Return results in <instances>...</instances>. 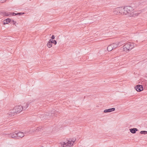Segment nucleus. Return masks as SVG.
<instances>
[{"label":"nucleus","instance_id":"39448f33","mask_svg":"<svg viewBox=\"0 0 147 147\" xmlns=\"http://www.w3.org/2000/svg\"><path fill=\"white\" fill-rule=\"evenodd\" d=\"M121 10V8L120 7H118L115 8L113 11L114 13L115 14L117 15H120V11Z\"/></svg>","mask_w":147,"mask_h":147},{"label":"nucleus","instance_id":"423d86ee","mask_svg":"<svg viewBox=\"0 0 147 147\" xmlns=\"http://www.w3.org/2000/svg\"><path fill=\"white\" fill-rule=\"evenodd\" d=\"M135 88L138 92H141L143 90V88L142 85H138L135 87Z\"/></svg>","mask_w":147,"mask_h":147},{"label":"nucleus","instance_id":"c85d7f7f","mask_svg":"<svg viewBox=\"0 0 147 147\" xmlns=\"http://www.w3.org/2000/svg\"><path fill=\"white\" fill-rule=\"evenodd\" d=\"M40 147H44L43 146H41Z\"/></svg>","mask_w":147,"mask_h":147},{"label":"nucleus","instance_id":"1a4fd4ad","mask_svg":"<svg viewBox=\"0 0 147 147\" xmlns=\"http://www.w3.org/2000/svg\"><path fill=\"white\" fill-rule=\"evenodd\" d=\"M59 113L57 112H56L55 111H51V112L49 114V116H52L53 115H55V116H57V114H59Z\"/></svg>","mask_w":147,"mask_h":147},{"label":"nucleus","instance_id":"2eb2a0df","mask_svg":"<svg viewBox=\"0 0 147 147\" xmlns=\"http://www.w3.org/2000/svg\"><path fill=\"white\" fill-rule=\"evenodd\" d=\"M28 104L27 103H24L23 105V106H22V110H25L26 108H28Z\"/></svg>","mask_w":147,"mask_h":147},{"label":"nucleus","instance_id":"6ab92c4d","mask_svg":"<svg viewBox=\"0 0 147 147\" xmlns=\"http://www.w3.org/2000/svg\"><path fill=\"white\" fill-rule=\"evenodd\" d=\"M140 133L142 134H147V131H141L140 132Z\"/></svg>","mask_w":147,"mask_h":147},{"label":"nucleus","instance_id":"9d476101","mask_svg":"<svg viewBox=\"0 0 147 147\" xmlns=\"http://www.w3.org/2000/svg\"><path fill=\"white\" fill-rule=\"evenodd\" d=\"M115 110V108H113L108 109H105L104 111V112L105 113L110 112L112 111H113Z\"/></svg>","mask_w":147,"mask_h":147},{"label":"nucleus","instance_id":"aec40b11","mask_svg":"<svg viewBox=\"0 0 147 147\" xmlns=\"http://www.w3.org/2000/svg\"><path fill=\"white\" fill-rule=\"evenodd\" d=\"M124 43V42L123 41H121L119 42V43L118 44V46L119 45V46H121V45Z\"/></svg>","mask_w":147,"mask_h":147},{"label":"nucleus","instance_id":"5701e85b","mask_svg":"<svg viewBox=\"0 0 147 147\" xmlns=\"http://www.w3.org/2000/svg\"><path fill=\"white\" fill-rule=\"evenodd\" d=\"M57 41L56 40H53V43L55 45H56L57 44Z\"/></svg>","mask_w":147,"mask_h":147},{"label":"nucleus","instance_id":"6e6552de","mask_svg":"<svg viewBox=\"0 0 147 147\" xmlns=\"http://www.w3.org/2000/svg\"><path fill=\"white\" fill-rule=\"evenodd\" d=\"M17 139H19L20 138H23L24 136V134L22 132H19L17 133Z\"/></svg>","mask_w":147,"mask_h":147},{"label":"nucleus","instance_id":"b1692460","mask_svg":"<svg viewBox=\"0 0 147 147\" xmlns=\"http://www.w3.org/2000/svg\"><path fill=\"white\" fill-rule=\"evenodd\" d=\"M24 13H17V14H18V15H22V14H24Z\"/></svg>","mask_w":147,"mask_h":147},{"label":"nucleus","instance_id":"f8f14e48","mask_svg":"<svg viewBox=\"0 0 147 147\" xmlns=\"http://www.w3.org/2000/svg\"><path fill=\"white\" fill-rule=\"evenodd\" d=\"M52 44L53 40L50 39L47 44V45L49 48H51L52 46Z\"/></svg>","mask_w":147,"mask_h":147},{"label":"nucleus","instance_id":"393cba45","mask_svg":"<svg viewBox=\"0 0 147 147\" xmlns=\"http://www.w3.org/2000/svg\"><path fill=\"white\" fill-rule=\"evenodd\" d=\"M12 13V15L15 16V15H18V13Z\"/></svg>","mask_w":147,"mask_h":147},{"label":"nucleus","instance_id":"412c9836","mask_svg":"<svg viewBox=\"0 0 147 147\" xmlns=\"http://www.w3.org/2000/svg\"><path fill=\"white\" fill-rule=\"evenodd\" d=\"M42 129L40 127H38L37 128V129H36V131H40L41 130V129Z\"/></svg>","mask_w":147,"mask_h":147},{"label":"nucleus","instance_id":"7ed1b4c3","mask_svg":"<svg viewBox=\"0 0 147 147\" xmlns=\"http://www.w3.org/2000/svg\"><path fill=\"white\" fill-rule=\"evenodd\" d=\"M125 15L130 16H133L134 14V10L131 6H126L125 7Z\"/></svg>","mask_w":147,"mask_h":147},{"label":"nucleus","instance_id":"a878e982","mask_svg":"<svg viewBox=\"0 0 147 147\" xmlns=\"http://www.w3.org/2000/svg\"><path fill=\"white\" fill-rule=\"evenodd\" d=\"M55 36L54 35H52L51 36V38L52 39H54L55 38Z\"/></svg>","mask_w":147,"mask_h":147},{"label":"nucleus","instance_id":"cd10ccee","mask_svg":"<svg viewBox=\"0 0 147 147\" xmlns=\"http://www.w3.org/2000/svg\"><path fill=\"white\" fill-rule=\"evenodd\" d=\"M94 17L93 18H96V16H94Z\"/></svg>","mask_w":147,"mask_h":147},{"label":"nucleus","instance_id":"bb28decb","mask_svg":"<svg viewBox=\"0 0 147 147\" xmlns=\"http://www.w3.org/2000/svg\"><path fill=\"white\" fill-rule=\"evenodd\" d=\"M6 0H0V1H1V2H4L5 1H6Z\"/></svg>","mask_w":147,"mask_h":147},{"label":"nucleus","instance_id":"4be33fe9","mask_svg":"<svg viewBox=\"0 0 147 147\" xmlns=\"http://www.w3.org/2000/svg\"><path fill=\"white\" fill-rule=\"evenodd\" d=\"M11 23H12L13 24V25L15 24L16 23V21H15L13 20H11Z\"/></svg>","mask_w":147,"mask_h":147},{"label":"nucleus","instance_id":"dca6fc26","mask_svg":"<svg viewBox=\"0 0 147 147\" xmlns=\"http://www.w3.org/2000/svg\"><path fill=\"white\" fill-rule=\"evenodd\" d=\"M113 49L112 47V45L110 44L107 47V50L109 51H111Z\"/></svg>","mask_w":147,"mask_h":147},{"label":"nucleus","instance_id":"f257e3e1","mask_svg":"<svg viewBox=\"0 0 147 147\" xmlns=\"http://www.w3.org/2000/svg\"><path fill=\"white\" fill-rule=\"evenodd\" d=\"M23 110L22 106L17 105L15 106L13 109L10 111L9 113H8L9 117H12L15 114L20 112Z\"/></svg>","mask_w":147,"mask_h":147},{"label":"nucleus","instance_id":"f03ea898","mask_svg":"<svg viewBox=\"0 0 147 147\" xmlns=\"http://www.w3.org/2000/svg\"><path fill=\"white\" fill-rule=\"evenodd\" d=\"M134 47V43L130 42L125 44L123 47L124 51L126 52L129 51Z\"/></svg>","mask_w":147,"mask_h":147},{"label":"nucleus","instance_id":"20e7f679","mask_svg":"<svg viewBox=\"0 0 147 147\" xmlns=\"http://www.w3.org/2000/svg\"><path fill=\"white\" fill-rule=\"evenodd\" d=\"M74 142L72 143L71 141H70L69 140H67L65 142H62L60 143L61 145L63 147H65L68 146H71L73 144Z\"/></svg>","mask_w":147,"mask_h":147},{"label":"nucleus","instance_id":"ddd939ff","mask_svg":"<svg viewBox=\"0 0 147 147\" xmlns=\"http://www.w3.org/2000/svg\"><path fill=\"white\" fill-rule=\"evenodd\" d=\"M130 131L132 134H135L138 131V129L136 128H133L129 129Z\"/></svg>","mask_w":147,"mask_h":147},{"label":"nucleus","instance_id":"4468645a","mask_svg":"<svg viewBox=\"0 0 147 147\" xmlns=\"http://www.w3.org/2000/svg\"><path fill=\"white\" fill-rule=\"evenodd\" d=\"M10 22H11V20L10 19L8 18L4 21L3 23L4 24H5L9 23Z\"/></svg>","mask_w":147,"mask_h":147},{"label":"nucleus","instance_id":"0eeeda50","mask_svg":"<svg viewBox=\"0 0 147 147\" xmlns=\"http://www.w3.org/2000/svg\"><path fill=\"white\" fill-rule=\"evenodd\" d=\"M17 133H12L9 134L8 137L9 138H12L16 140L17 139Z\"/></svg>","mask_w":147,"mask_h":147},{"label":"nucleus","instance_id":"f3484780","mask_svg":"<svg viewBox=\"0 0 147 147\" xmlns=\"http://www.w3.org/2000/svg\"><path fill=\"white\" fill-rule=\"evenodd\" d=\"M111 46L112 47L113 49H115V48H117V47L118 46V44H116V43H113L111 44Z\"/></svg>","mask_w":147,"mask_h":147},{"label":"nucleus","instance_id":"9b49d317","mask_svg":"<svg viewBox=\"0 0 147 147\" xmlns=\"http://www.w3.org/2000/svg\"><path fill=\"white\" fill-rule=\"evenodd\" d=\"M121 10L120 11V15H125V7H120Z\"/></svg>","mask_w":147,"mask_h":147},{"label":"nucleus","instance_id":"a211bd4d","mask_svg":"<svg viewBox=\"0 0 147 147\" xmlns=\"http://www.w3.org/2000/svg\"><path fill=\"white\" fill-rule=\"evenodd\" d=\"M4 15L5 16H11L12 15V13H10V12H5L4 13Z\"/></svg>","mask_w":147,"mask_h":147}]
</instances>
